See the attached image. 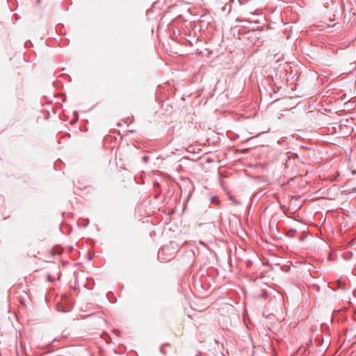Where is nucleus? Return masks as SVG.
<instances>
[{"instance_id": "1", "label": "nucleus", "mask_w": 356, "mask_h": 356, "mask_svg": "<svg viewBox=\"0 0 356 356\" xmlns=\"http://www.w3.org/2000/svg\"><path fill=\"white\" fill-rule=\"evenodd\" d=\"M165 346V345H163V346H161V353H162L163 355H165L167 354V353H166V351H165V350H164V348H163V346Z\"/></svg>"}]
</instances>
